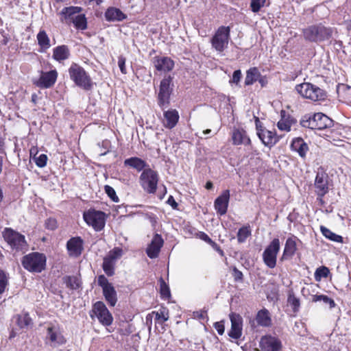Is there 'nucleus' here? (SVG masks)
I'll use <instances>...</instances> for the list:
<instances>
[{
    "instance_id": "f257e3e1",
    "label": "nucleus",
    "mask_w": 351,
    "mask_h": 351,
    "mask_svg": "<svg viewBox=\"0 0 351 351\" xmlns=\"http://www.w3.org/2000/svg\"><path fill=\"white\" fill-rule=\"evenodd\" d=\"M300 125L304 128L312 130H322L332 125V120L322 112L313 115L306 114L300 121Z\"/></svg>"
},
{
    "instance_id": "f03ea898",
    "label": "nucleus",
    "mask_w": 351,
    "mask_h": 351,
    "mask_svg": "<svg viewBox=\"0 0 351 351\" xmlns=\"http://www.w3.org/2000/svg\"><path fill=\"white\" fill-rule=\"evenodd\" d=\"M295 90L302 97L314 102L324 101L327 97L325 90L308 82L297 85Z\"/></svg>"
},
{
    "instance_id": "7ed1b4c3",
    "label": "nucleus",
    "mask_w": 351,
    "mask_h": 351,
    "mask_svg": "<svg viewBox=\"0 0 351 351\" xmlns=\"http://www.w3.org/2000/svg\"><path fill=\"white\" fill-rule=\"evenodd\" d=\"M69 74L76 86L86 90L91 89L93 86L91 78L80 65L73 63L69 69Z\"/></svg>"
},
{
    "instance_id": "20e7f679",
    "label": "nucleus",
    "mask_w": 351,
    "mask_h": 351,
    "mask_svg": "<svg viewBox=\"0 0 351 351\" xmlns=\"http://www.w3.org/2000/svg\"><path fill=\"white\" fill-rule=\"evenodd\" d=\"M46 258L40 253L34 252L25 256L22 265L25 269L32 272H41L45 267Z\"/></svg>"
},
{
    "instance_id": "39448f33",
    "label": "nucleus",
    "mask_w": 351,
    "mask_h": 351,
    "mask_svg": "<svg viewBox=\"0 0 351 351\" xmlns=\"http://www.w3.org/2000/svg\"><path fill=\"white\" fill-rule=\"evenodd\" d=\"M304 38L311 42H318L329 38L332 30L323 25H312L303 30Z\"/></svg>"
},
{
    "instance_id": "423d86ee",
    "label": "nucleus",
    "mask_w": 351,
    "mask_h": 351,
    "mask_svg": "<svg viewBox=\"0 0 351 351\" xmlns=\"http://www.w3.org/2000/svg\"><path fill=\"white\" fill-rule=\"evenodd\" d=\"M158 182V173L152 169H145L140 176L139 183L148 193H154Z\"/></svg>"
},
{
    "instance_id": "0eeeda50",
    "label": "nucleus",
    "mask_w": 351,
    "mask_h": 351,
    "mask_svg": "<svg viewBox=\"0 0 351 351\" xmlns=\"http://www.w3.org/2000/svg\"><path fill=\"white\" fill-rule=\"evenodd\" d=\"M105 213L102 211L89 209L83 214L86 223L93 228L95 231L101 230L105 226Z\"/></svg>"
},
{
    "instance_id": "6e6552de",
    "label": "nucleus",
    "mask_w": 351,
    "mask_h": 351,
    "mask_svg": "<svg viewBox=\"0 0 351 351\" xmlns=\"http://www.w3.org/2000/svg\"><path fill=\"white\" fill-rule=\"evenodd\" d=\"M230 27L221 26L211 39L212 47L218 52H222L228 47L230 39Z\"/></svg>"
},
{
    "instance_id": "1a4fd4ad",
    "label": "nucleus",
    "mask_w": 351,
    "mask_h": 351,
    "mask_svg": "<svg viewBox=\"0 0 351 351\" xmlns=\"http://www.w3.org/2000/svg\"><path fill=\"white\" fill-rule=\"evenodd\" d=\"M173 78L171 75H165L160 82L158 95V104L160 107H167L169 104L173 86L172 83Z\"/></svg>"
},
{
    "instance_id": "9d476101",
    "label": "nucleus",
    "mask_w": 351,
    "mask_h": 351,
    "mask_svg": "<svg viewBox=\"0 0 351 351\" xmlns=\"http://www.w3.org/2000/svg\"><path fill=\"white\" fill-rule=\"evenodd\" d=\"M3 236L5 241L12 249L16 251L26 249L27 243L25 237L20 233L10 228H6L3 232Z\"/></svg>"
},
{
    "instance_id": "9b49d317",
    "label": "nucleus",
    "mask_w": 351,
    "mask_h": 351,
    "mask_svg": "<svg viewBox=\"0 0 351 351\" xmlns=\"http://www.w3.org/2000/svg\"><path fill=\"white\" fill-rule=\"evenodd\" d=\"M280 240L276 238L271 241L263 252V260L269 268L272 269L276 267L277 254L280 250Z\"/></svg>"
},
{
    "instance_id": "f8f14e48",
    "label": "nucleus",
    "mask_w": 351,
    "mask_h": 351,
    "mask_svg": "<svg viewBox=\"0 0 351 351\" xmlns=\"http://www.w3.org/2000/svg\"><path fill=\"white\" fill-rule=\"evenodd\" d=\"M66 341L62 330L58 326L52 325L47 328L46 342L51 347L57 348L64 344Z\"/></svg>"
},
{
    "instance_id": "ddd939ff",
    "label": "nucleus",
    "mask_w": 351,
    "mask_h": 351,
    "mask_svg": "<svg viewBox=\"0 0 351 351\" xmlns=\"http://www.w3.org/2000/svg\"><path fill=\"white\" fill-rule=\"evenodd\" d=\"M122 255V250L114 248L104 258L103 269L106 275L110 276L114 274L116 261Z\"/></svg>"
},
{
    "instance_id": "4468645a",
    "label": "nucleus",
    "mask_w": 351,
    "mask_h": 351,
    "mask_svg": "<svg viewBox=\"0 0 351 351\" xmlns=\"http://www.w3.org/2000/svg\"><path fill=\"white\" fill-rule=\"evenodd\" d=\"M93 311L102 324L110 326L112 324V316L103 302H96L93 306Z\"/></svg>"
},
{
    "instance_id": "2eb2a0df",
    "label": "nucleus",
    "mask_w": 351,
    "mask_h": 351,
    "mask_svg": "<svg viewBox=\"0 0 351 351\" xmlns=\"http://www.w3.org/2000/svg\"><path fill=\"white\" fill-rule=\"evenodd\" d=\"M58 72L56 70H51L48 72L42 71L38 80L34 82V84L41 88H49L56 82Z\"/></svg>"
},
{
    "instance_id": "dca6fc26",
    "label": "nucleus",
    "mask_w": 351,
    "mask_h": 351,
    "mask_svg": "<svg viewBox=\"0 0 351 351\" xmlns=\"http://www.w3.org/2000/svg\"><path fill=\"white\" fill-rule=\"evenodd\" d=\"M230 319L231 329L228 335L230 337L238 339L242 335L243 318L239 314L232 313L230 314Z\"/></svg>"
},
{
    "instance_id": "f3484780",
    "label": "nucleus",
    "mask_w": 351,
    "mask_h": 351,
    "mask_svg": "<svg viewBox=\"0 0 351 351\" xmlns=\"http://www.w3.org/2000/svg\"><path fill=\"white\" fill-rule=\"evenodd\" d=\"M259 346L261 351H280V341L272 336H264L261 339Z\"/></svg>"
},
{
    "instance_id": "a211bd4d",
    "label": "nucleus",
    "mask_w": 351,
    "mask_h": 351,
    "mask_svg": "<svg viewBox=\"0 0 351 351\" xmlns=\"http://www.w3.org/2000/svg\"><path fill=\"white\" fill-rule=\"evenodd\" d=\"M155 69L161 73L171 71L174 67V62L169 57L156 56L152 60Z\"/></svg>"
},
{
    "instance_id": "6ab92c4d",
    "label": "nucleus",
    "mask_w": 351,
    "mask_h": 351,
    "mask_svg": "<svg viewBox=\"0 0 351 351\" xmlns=\"http://www.w3.org/2000/svg\"><path fill=\"white\" fill-rule=\"evenodd\" d=\"M164 243V240L161 235L158 234H154L153 239L146 249V253L150 258L158 257L161 247Z\"/></svg>"
},
{
    "instance_id": "aec40b11",
    "label": "nucleus",
    "mask_w": 351,
    "mask_h": 351,
    "mask_svg": "<svg viewBox=\"0 0 351 351\" xmlns=\"http://www.w3.org/2000/svg\"><path fill=\"white\" fill-rule=\"evenodd\" d=\"M230 199L229 190H225L215 201V208L217 213L223 215L226 213Z\"/></svg>"
},
{
    "instance_id": "412c9836",
    "label": "nucleus",
    "mask_w": 351,
    "mask_h": 351,
    "mask_svg": "<svg viewBox=\"0 0 351 351\" xmlns=\"http://www.w3.org/2000/svg\"><path fill=\"white\" fill-rule=\"evenodd\" d=\"M315 186L319 196H324L328 190V176L324 172H318L315 177Z\"/></svg>"
},
{
    "instance_id": "4be33fe9",
    "label": "nucleus",
    "mask_w": 351,
    "mask_h": 351,
    "mask_svg": "<svg viewBox=\"0 0 351 351\" xmlns=\"http://www.w3.org/2000/svg\"><path fill=\"white\" fill-rule=\"evenodd\" d=\"M290 147L291 149L293 152H297L302 159L306 158V154L309 150L308 144L300 137L293 138Z\"/></svg>"
},
{
    "instance_id": "5701e85b",
    "label": "nucleus",
    "mask_w": 351,
    "mask_h": 351,
    "mask_svg": "<svg viewBox=\"0 0 351 351\" xmlns=\"http://www.w3.org/2000/svg\"><path fill=\"white\" fill-rule=\"evenodd\" d=\"M66 247L71 256H78L83 250V241L80 237H73L68 241Z\"/></svg>"
},
{
    "instance_id": "b1692460",
    "label": "nucleus",
    "mask_w": 351,
    "mask_h": 351,
    "mask_svg": "<svg viewBox=\"0 0 351 351\" xmlns=\"http://www.w3.org/2000/svg\"><path fill=\"white\" fill-rule=\"evenodd\" d=\"M258 136L265 146L269 147L274 146L279 141V138L277 136L276 132L267 129L259 132Z\"/></svg>"
},
{
    "instance_id": "393cba45",
    "label": "nucleus",
    "mask_w": 351,
    "mask_h": 351,
    "mask_svg": "<svg viewBox=\"0 0 351 351\" xmlns=\"http://www.w3.org/2000/svg\"><path fill=\"white\" fill-rule=\"evenodd\" d=\"M82 11V8L77 6H70L64 8L60 12V20L62 22L70 23L73 21L75 16Z\"/></svg>"
},
{
    "instance_id": "a878e982",
    "label": "nucleus",
    "mask_w": 351,
    "mask_h": 351,
    "mask_svg": "<svg viewBox=\"0 0 351 351\" xmlns=\"http://www.w3.org/2000/svg\"><path fill=\"white\" fill-rule=\"evenodd\" d=\"M104 16L106 20L109 22H119L127 18V16L120 9L114 7L108 8Z\"/></svg>"
},
{
    "instance_id": "bb28decb",
    "label": "nucleus",
    "mask_w": 351,
    "mask_h": 351,
    "mask_svg": "<svg viewBox=\"0 0 351 351\" xmlns=\"http://www.w3.org/2000/svg\"><path fill=\"white\" fill-rule=\"evenodd\" d=\"M179 119V114L176 110H169L164 112V125L171 129L174 128Z\"/></svg>"
},
{
    "instance_id": "cd10ccee",
    "label": "nucleus",
    "mask_w": 351,
    "mask_h": 351,
    "mask_svg": "<svg viewBox=\"0 0 351 351\" xmlns=\"http://www.w3.org/2000/svg\"><path fill=\"white\" fill-rule=\"evenodd\" d=\"M296 121L290 116H287L284 110L281 111V119L277 123V127L280 130L289 132L292 125L295 124Z\"/></svg>"
},
{
    "instance_id": "c85d7f7f",
    "label": "nucleus",
    "mask_w": 351,
    "mask_h": 351,
    "mask_svg": "<svg viewBox=\"0 0 351 351\" xmlns=\"http://www.w3.org/2000/svg\"><path fill=\"white\" fill-rule=\"evenodd\" d=\"M232 141L234 145H250L251 140L243 130H236L232 134Z\"/></svg>"
},
{
    "instance_id": "c756f323",
    "label": "nucleus",
    "mask_w": 351,
    "mask_h": 351,
    "mask_svg": "<svg viewBox=\"0 0 351 351\" xmlns=\"http://www.w3.org/2000/svg\"><path fill=\"white\" fill-rule=\"evenodd\" d=\"M296 250V237H294L288 238L286 241L282 258L286 259L292 257Z\"/></svg>"
},
{
    "instance_id": "7c9ffc66",
    "label": "nucleus",
    "mask_w": 351,
    "mask_h": 351,
    "mask_svg": "<svg viewBox=\"0 0 351 351\" xmlns=\"http://www.w3.org/2000/svg\"><path fill=\"white\" fill-rule=\"evenodd\" d=\"M256 320L259 326L268 327L271 324V319L269 312L266 308L258 311Z\"/></svg>"
},
{
    "instance_id": "2f4dec72",
    "label": "nucleus",
    "mask_w": 351,
    "mask_h": 351,
    "mask_svg": "<svg viewBox=\"0 0 351 351\" xmlns=\"http://www.w3.org/2000/svg\"><path fill=\"white\" fill-rule=\"evenodd\" d=\"M70 51L67 46L60 45L53 49V58L57 61H62L69 58Z\"/></svg>"
},
{
    "instance_id": "473e14b6",
    "label": "nucleus",
    "mask_w": 351,
    "mask_h": 351,
    "mask_svg": "<svg viewBox=\"0 0 351 351\" xmlns=\"http://www.w3.org/2000/svg\"><path fill=\"white\" fill-rule=\"evenodd\" d=\"M146 162L138 157H131L124 160V165L136 169L138 171H142L146 167Z\"/></svg>"
},
{
    "instance_id": "72a5a7b5",
    "label": "nucleus",
    "mask_w": 351,
    "mask_h": 351,
    "mask_svg": "<svg viewBox=\"0 0 351 351\" xmlns=\"http://www.w3.org/2000/svg\"><path fill=\"white\" fill-rule=\"evenodd\" d=\"M104 295L108 304L114 306L117 301V293L113 286L108 287L103 290Z\"/></svg>"
},
{
    "instance_id": "f704fd0d",
    "label": "nucleus",
    "mask_w": 351,
    "mask_h": 351,
    "mask_svg": "<svg viewBox=\"0 0 351 351\" xmlns=\"http://www.w3.org/2000/svg\"><path fill=\"white\" fill-rule=\"evenodd\" d=\"M260 77L261 74L258 69L256 67L251 68L247 71L245 84L246 86L251 85L257 81Z\"/></svg>"
},
{
    "instance_id": "c9c22d12",
    "label": "nucleus",
    "mask_w": 351,
    "mask_h": 351,
    "mask_svg": "<svg viewBox=\"0 0 351 351\" xmlns=\"http://www.w3.org/2000/svg\"><path fill=\"white\" fill-rule=\"evenodd\" d=\"M320 230H321L322 234L326 238L330 239V241H335L337 243H342L343 242V238L341 236L332 232L328 228L322 226L320 227Z\"/></svg>"
},
{
    "instance_id": "e433bc0d",
    "label": "nucleus",
    "mask_w": 351,
    "mask_h": 351,
    "mask_svg": "<svg viewBox=\"0 0 351 351\" xmlns=\"http://www.w3.org/2000/svg\"><path fill=\"white\" fill-rule=\"evenodd\" d=\"M37 40L38 45L43 49H47L50 47V40L45 31L41 30L38 32Z\"/></svg>"
},
{
    "instance_id": "4c0bfd02",
    "label": "nucleus",
    "mask_w": 351,
    "mask_h": 351,
    "mask_svg": "<svg viewBox=\"0 0 351 351\" xmlns=\"http://www.w3.org/2000/svg\"><path fill=\"white\" fill-rule=\"evenodd\" d=\"M17 324L21 328H24L32 325V321L27 313H23L17 316Z\"/></svg>"
},
{
    "instance_id": "58836bf2",
    "label": "nucleus",
    "mask_w": 351,
    "mask_h": 351,
    "mask_svg": "<svg viewBox=\"0 0 351 351\" xmlns=\"http://www.w3.org/2000/svg\"><path fill=\"white\" fill-rule=\"evenodd\" d=\"M251 235V230L250 226H243L241 228L237 233L238 242L244 243L247 238Z\"/></svg>"
},
{
    "instance_id": "ea45409f",
    "label": "nucleus",
    "mask_w": 351,
    "mask_h": 351,
    "mask_svg": "<svg viewBox=\"0 0 351 351\" xmlns=\"http://www.w3.org/2000/svg\"><path fill=\"white\" fill-rule=\"evenodd\" d=\"M312 301L314 302L322 301L324 303L328 304L330 308H332L335 306V301L325 295H314L313 296Z\"/></svg>"
},
{
    "instance_id": "a19ab883",
    "label": "nucleus",
    "mask_w": 351,
    "mask_h": 351,
    "mask_svg": "<svg viewBox=\"0 0 351 351\" xmlns=\"http://www.w3.org/2000/svg\"><path fill=\"white\" fill-rule=\"evenodd\" d=\"M72 23L77 29H85L86 28V19L84 14L76 15Z\"/></svg>"
},
{
    "instance_id": "79ce46f5",
    "label": "nucleus",
    "mask_w": 351,
    "mask_h": 351,
    "mask_svg": "<svg viewBox=\"0 0 351 351\" xmlns=\"http://www.w3.org/2000/svg\"><path fill=\"white\" fill-rule=\"evenodd\" d=\"M330 273L329 269L324 266L318 267L315 272L316 281H320L322 278H326Z\"/></svg>"
},
{
    "instance_id": "37998d69",
    "label": "nucleus",
    "mask_w": 351,
    "mask_h": 351,
    "mask_svg": "<svg viewBox=\"0 0 351 351\" xmlns=\"http://www.w3.org/2000/svg\"><path fill=\"white\" fill-rule=\"evenodd\" d=\"M64 282L66 286L72 289H77L80 287L79 280L75 276H67L64 278Z\"/></svg>"
},
{
    "instance_id": "c03bdc74",
    "label": "nucleus",
    "mask_w": 351,
    "mask_h": 351,
    "mask_svg": "<svg viewBox=\"0 0 351 351\" xmlns=\"http://www.w3.org/2000/svg\"><path fill=\"white\" fill-rule=\"evenodd\" d=\"M289 305H290L294 313L298 311L300 308V300L293 294H289L287 300Z\"/></svg>"
},
{
    "instance_id": "a18cd8bd",
    "label": "nucleus",
    "mask_w": 351,
    "mask_h": 351,
    "mask_svg": "<svg viewBox=\"0 0 351 351\" xmlns=\"http://www.w3.org/2000/svg\"><path fill=\"white\" fill-rule=\"evenodd\" d=\"M8 285V276L0 269V294L3 293Z\"/></svg>"
},
{
    "instance_id": "49530a36",
    "label": "nucleus",
    "mask_w": 351,
    "mask_h": 351,
    "mask_svg": "<svg viewBox=\"0 0 351 351\" xmlns=\"http://www.w3.org/2000/svg\"><path fill=\"white\" fill-rule=\"evenodd\" d=\"M160 284L161 295L165 298H169L171 294L169 286L165 283L162 278H160Z\"/></svg>"
},
{
    "instance_id": "de8ad7c7",
    "label": "nucleus",
    "mask_w": 351,
    "mask_h": 351,
    "mask_svg": "<svg viewBox=\"0 0 351 351\" xmlns=\"http://www.w3.org/2000/svg\"><path fill=\"white\" fill-rule=\"evenodd\" d=\"M265 0H251L250 7L254 12H258L264 5Z\"/></svg>"
},
{
    "instance_id": "09e8293b",
    "label": "nucleus",
    "mask_w": 351,
    "mask_h": 351,
    "mask_svg": "<svg viewBox=\"0 0 351 351\" xmlns=\"http://www.w3.org/2000/svg\"><path fill=\"white\" fill-rule=\"evenodd\" d=\"M34 160L38 167L43 168L47 165V156L46 154H43L38 157H34Z\"/></svg>"
},
{
    "instance_id": "8fccbe9b",
    "label": "nucleus",
    "mask_w": 351,
    "mask_h": 351,
    "mask_svg": "<svg viewBox=\"0 0 351 351\" xmlns=\"http://www.w3.org/2000/svg\"><path fill=\"white\" fill-rule=\"evenodd\" d=\"M104 189L105 192L107 193V195L110 197L112 200L116 202L119 201V198L116 195V192L112 187L108 185H106Z\"/></svg>"
},
{
    "instance_id": "3c124183",
    "label": "nucleus",
    "mask_w": 351,
    "mask_h": 351,
    "mask_svg": "<svg viewBox=\"0 0 351 351\" xmlns=\"http://www.w3.org/2000/svg\"><path fill=\"white\" fill-rule=\"evenodd\" d=\"M98 284L102 287L103 290L112 286V284L108 282V279L104 275H101L98 277Z\"/></svg>"
},
{
    "instance_id": "603ef678",
    "label": "nucleus",
    "mask_w": 351,
    "mask_h": 351,
    "mask_svg": "<svg viewBox=\"0 0 351 351\" xmlns=\"http://www.w3.org/2000/svg\"><path fill=\"white\" fill-rule=\"evenodd\" d=\"M125 62H126V59L125 58H124L123 56H121L119 57V60H118V66L121 71V73L123 74H126L127 73V70H126V68H125Z\"/></svg>"
},
{
    "instance_id": "864d4df0",
    "label": "nucleus",
    "mask_w": 351,
    "mask_h": 351,
    "mask_svg": "<svg viewBox=\"0 0 351 351\" xmlns=\"http://www.w3.org/2000/svg\"><path fill=\"white\" fill-rule=\"evenodd\" d=\"M241 78V72L240 70H237V71H234L233 75H232V78L230 81V82L234 83V84H237L240 82Z\"/></svg>"
},
{
    "instance_id": "5fc2aeb1",
    "label": "nucleus",
    "mask_w": 351,
    "mask_h": 351,
    "mask_svg": "<svg viewBox=\"0 0 351 351\" xmlns=\"http://www.w3.org/2000/svg\"><path fill=\"white\" fill-rule=\"evenodd\" d=\"M45 226L47 229L54 230L57 227L56 220L52 218L48 219L45 222Z\"/></svg>"
},
{
    "instance_id": "6e6d98bb",
    "label": "nucleus",
    "mask_w": 351,
    "mask_h": 351,
    "mask_svg": "<svg viewBox=\"0 0 351 351\" xmlns=\"http://www.w3.org/2000/svg\"><path fill=\"white\" fill-rule=\"evenodd\" d=\"M194 316L201 320H205L208 318L206 311L203 310L194 312Z\"/></svg>"
},
{
    "instance_id": "4d7b16f0",
    "label": "nucleus",
    "mask_w": 351,
    "mask_h": 351,
    "mask_svg": "<svg viewBox=\"0 0 351 351\" xmlns=\"http://www.w3.org/2000/svg\"><path fill=\"white\" fill-rule=\"evenodd\" d=\"M196 236L197 237H198L199 239L206 241V243H211L213 242V241L211 240V239L204 232H198L197 234H196Z\"/></svg>"
},
{
    "instance_id": "13d9d810",
    "label": "nucleus",
    "mask_w": 351,
    "mask_h": 351,
    "mask_svg": "<svg viewBox=\"0 0 351 351\" xmlns=\"http://www.w3.org/2000/svg\"><path fill=\"white\" fill-rule=\"evenodd\" d=\"M232 276L236 281H241L243 280V274L237 267L233 268Z\"/></svg>"
},
{
    "instance_id": "bf43d9fd",
    "label": "nucleus",
    "mask_w": 351,
    "mask_h": 351,
    "mask_svg": "<svg viewBox=\"0 0 351 351\" xmlns=\"http://www.w3.org/2000/svg\"><path fill=\"white\" fill-rule=\"evenodd\" d=\"M214 326L219 335H223L224 332V325L221 322H215Z\"/></svg>"
},
{
    "instance_id": "052dcab7",
    "label": "nucleus",
    "mask_w": 351,
    "mask_h": 351,
    "mask_svg": "<svg viewBox=\"0 0 351 351\" xmlns=\"http://www.w3.org/2000/svg\"><path fill=\"white\" fill-rule=\"evenodd\" d=\"M254 119H255L256 128L257 135H258L259 132H262L265 128H264L263 127L262 123L260 121L258 117L254 116Z\"/></svg>"
},
{
    "instance_id": "680f3d73",
    "label": "nucleus",
    "mask_w": 351,
    "mask_h": 351,
    "mask_svg": "<svg viewBox=\"0 0 351 351\" xmlns=\"http://www.w3.org/2000/svg\"><path fill=\"white\" fill-rule=\"evenodd\" d=\"M156 318L158 320L162 319L163 322H165L168 319L169 317L167 314H165L163 311L157 312L156 313Z\"/></svg>"
},
{
    "instance_id": "e2e57ef3",
    "label": "nucleus",
    "mask_w": 351,
    "mask_h": 351,
    "mask_svg": "<svg viewBox=\"0 0 351 351\" xmlns=\"http://www.w3.org/2000/svg\"><path fill=\"white\" fill-rule=\"evenodd\" d=\"M167 203L172 206L173 208H176L178 206V204L175 201L174 198L172 196H170L167 199Z\"/></svg>"
},
{
    "instance_id": "0e129e2a",
    "label": "nucleus",
    "mask_w": 351,
    "mask_h": 351,
    "mask_svg": "<svg viewBox=\"0 0 351 351\" xmlns=\"http://www.w3.org/2000/svg\"><path fill=\"white\" fill-rule=\"evenodd\" d=\"M213 183L209 181V182H206V189L210 190V189H213Z\"/></svg>"
},
{
    "instance_id": "69168bd1",
    "label": "nucleus",
    "mask_w": 351,
    "mask_h": 351,
    "mask_svg": "<svg viewBox=\"0 0 351 351\" xmlns=\"http://www.w3.org/2000/svg\"><path fill=\"white\" fill-rule=\"evenodd\" d=\"M3 151V141L0 137V153H2Z\"/></svg>"
},
{
    "instance_id": "338daca9",
    "label": "nucleus",
    "mask_w": 351,
    "mask_h": 351,
    "mask_svg": "<svg viewBox=\"0 0 351 351\" xmlns=\"http://www.w3.org/2000/svg\"><path fill=\"white\" fill-rule=\"evenodd\" d=\"M37 153V150L36 148H32L30 149V155L32 156V154H36Z\"/></svg>"
},
{
    "instance_id": "774afa93",
    "label": "nucleus",
    "mask_w": 351,
    "mask_h": 351,
    "mask_svg": "<svg viewBox=\"0 0 351 351\" xmlns=\"http://www.w3.org/2000/svg\"><path fill=\"white\" fill-rule=\"evenodd\" d=\"M210 132H211V130H210L207 129V130H204V131L203 132V133H204V134H209Z\"/></svg>"
}]
</instances>
